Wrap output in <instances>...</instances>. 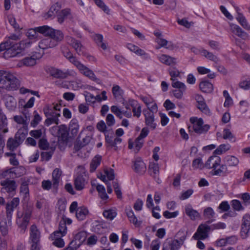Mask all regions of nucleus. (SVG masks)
Masks as SVG:
<instances>
[{
    "instance_id": "nucleus-1",
    "label": "nucleus",
    "mask_w": 250,
    "mask_h": 250,
    "mask_svg": "<svg viewBox=\"0 0 250 250\" xmlns=\"http://www.w3.org/2000/svg\"><path fill=\"white\" fill-rule=\"evenodd\" d=\"M61 105L58 104H47L43 108V111L46 117L47 122L52 120L56 125L59 124V117L61 116Z\"/></svg>"
},
{
    "instance_id": "nucleus-2",
    "label": "nucleus",
    "mask_w": 250,
    "mask_h": 250,
    "mask_svg": "<svg viewBox=\"0 0 250 250\" xmlns=\"http://www.w3.org/2000/svg\"><path fill=\"white\" fill-rule=\"evenodd\" d=\"M15 77L9 72L0 70V87L8 90L16 88Z\"/></svg>"
},
{
    "instance_id": "nucleus-3",
    "label": "nucleus",
    "mask_w": 250,
    "mask_h": 250,
    "mask_svg": "<svg viewBox=\"0 0 250 250\" xmlns=\"http://www.w3.org/2000/svg\"><path fill=\"white\" fill-rule=\"evenodd\" d=\"M189 122L192 124L193 131L198 134L206 133L210 127L209 125L204 124V120L201 118L191 117L189 119Z\"/></svg>"
},
{
    "instance_id": "nucleus-4",
    "label": "nucleus",
    "mask_w": 250,
    "mask_h": 250,
    "mask_svg": "<svg viewBox=\"0 0 250 250\" xmlns=\"http://www.w3.org/2000/svg\"><path fill=\"white\" fill-rule=\"evenodd\" d=\"M74 65L76 67L81 74L89 79L96 82H98L99 81V79L96 77L94 72L79 60Z\"/></svg>"
},
{
    "instance_id": "nucleus-5",
    "label": "nucleus",
    "mask_w": 250,
    "mask_h": 250,
    "mask_svg": "<svg viewBox=\"0 0 250 250\" xmlns=\"http://www.w3.org/2000/svg\"><path fill=\"white\" fill-rule=\"evenodd\" d=\"M124 105L126 110L123 109L117 105H112L110 107L112 113L114 114L116 116L120 119H123L124 116L128 118H130L132 117V112L129 107V105L127 104H124Z\"/></svg>"
},
{
    "instance_id": "nucleus-6",
    "label": "nucleus",
    "mask_w": 250,
    "mask_h": 250,
    "mask_svg": "<svg viewBox=\"0 0 250 250\" xmlns=\"http://www.w3.org/2000/svg\"><path fill=\"white\" fill-rule=\"evenodd\" d=\"M27 119V117L26 116L24 117L17 116V123L21 125V127H20L21 129H19L18 132L20 135L18 137L19 139L18 140L17 139V144L20 143L23 140L27 134L26 123Z\"/></svg>"
},
{
    "instance_id": "nucleus-7",
    "label": "nucleus",
    "mask_w": 250,
    "mask_h": 250,
    "mask_svg": "<svg viewBox=\"0 0 250 250\" xmlns=\"http://www.w3.org/2000/svg\"><path fill=\"white\" fill-rule=\"evenodd\" d=\"M171 86L175 89L172 90L173 96L178 99H181L187 90L186 85L183 82H177L171 83Z\"/></svg>"
},
{
    "instance_id": "nucleus-8",
    "label": "nucleus",
    "mask_w": 250,
    "mask_h": 250,
    "mask_svg": "<svg viewBox=\"0 0 250 250\" xmlns=\"http://www.w3.org/2000/svg\"><path fill=\"white\" fill-rule=\"evenodd\" d=\"M210 228L205 224H201L197 229V231L193 235V237L196 240H204L208 237V232Z\"/></svg>"
},
{
    "instance_id": "nucleus-9",
    "label": "nucleus",
    "mask_w": 250,
    "mask_h": 250,
    "mask_svg": "<svg viewBox=\"0 0 250 250\" xmlns=\"http://www.w3.org/2000/svg\"><path fill=\"white\" fill-rule=\"evenodd\" d=\"M221 158L216 156H210L205 164V167L208 169H213L214 171L221 164Z\"/></svg>"
},
{
    "instance_id": "nucleus-10",
    "label": "nucleus",
    "mask_w": 250,
    "mask_h": 250,
    "mask_svg": "<svg viewBox=\"0 0 250 250\" xmlns=\"http://www.w3.org/2000/svg\"><path fill=\"white\" fill-rule=\"evenodd\" d=\"M133 169L136 173L143 174L146 171V167L141 158H137L133 161Z\"/></svg>"
},
{
    "instance_id": "nucleus-11",
    "label": "nucleus",
    "mask_w": 250,
    "mask_h": 250,
    "mask_svg": "<svg viewBox=\"0 0 250 250\" xmlns=\"http://www.w3.org/2000/svg\"><path fill=\"white\" fill-rule=\"evenodd\" d=\"M0 185L3 187L1 192L6 191L8 193L13 192L16 189V183L15 180H4L0 182Z\"/></svg>"
},
{
    "instance_id": "nucleus-12",
    "label": "nucleus",
    "mask_w": 250,
    "mask_h": 250,
    "mask_svg": "<svg viewBox=\"0 0 250 250\" xmlns=\"http://www.w3.org/2000/svg\"><path fill=\"white\" fill-rule=\"evenodd\" d=\"M157 58L160 62L166 65H173L177 63V60L175 58L166 54H159L157 56Z\"/></svg>"
},
{
    "instance_id": "nucleus-13",
    "label": "nucleus",
    "mask_w": 250,
    "mask_h": 250,
    "mask_svg": "<svg viewBox=\"0 0 250 250\" xmlns=\"http://www.w3.org/2000/svg\"><path fill=\"white\" fill-rule=\"evenodd\" d=\"M41 232L35 225H32L30 229V240L32 244H39Z\"/></svg>"
},
{
    "instance_id": "nucleus-14",
    "label": "nucleus",
    "mask_w": 250,
    "mask_h": 250,
    "mask_svg": "<svg viewBox=\"0 0 250 250\" xmlns=\"http://www.w3.org/2000/svg\"><path fill=\"white\" fill-rule=\"evenodd\" d=\"M32 44V42L28 40L25 39L21 41L17 47V57L19 55L22 56L25 54L26 49L29 48Z\"/></svg>"
},
{
    "instance_id": "nucleus-15",
    "label": "nucleus",
    "mask_w": 250,
    "mask_h": 250,
    "mask_svg": "<svg viewBox=\"0 0 250 250\" xmlns=\"http://www.w3.org/2000/svg\"><path fill=\"white\" fill-rule=\"evenodd\" d=\"M145 117L146 125L152 129H155L157 127V123L155 122L154 113L148 111H144Z\"/></svg>"
},
{
    "instance_id": "nucleus-16",
    "label": "nucleus",
    "mask_w": 250,
    "mask_h": 250,
    "mask_svg": "<svg viewBox=\"0 0 250 250\" xmlns=\"http://www.w3.org/2000/svg\"><path fill=\"white\" fill-rule=\"evenodd\" d=\"M144 143V140L141 139L138 137L134 141L129 139L128 141V148L132 150L135 153L138 152L142 147Z\"/></svg>"
},
{
    "instance_id": "nucleus-17",
    "label": "nucleus",
    "mask_w": 250,
    "mask_h": 250,
    "mask_svg": "<svg viewBox=\"0 0 250 250\" xmlns=\"http://www.w3.org/2000/svg\"><path fill=\"white\" fill-rule=\"evenodd\" d=\"M229 27L231 31L238 37L244 40H246L248 38V34L239 25L232 23H230Z\"/></svg>"
},
{
    "instance_id": "nucleus-18",
    "label": "nucleus",
    "mask_w": 250,
    "mask_h": 250,
    "mask_svg": "<svg viewBox=\"0 0 250 250\" xmlns=\"http://www.w3.org/2000/svg\"><path fill=\"white\" fill-rule=\"evenodd\" d=\"M126 47L130 51L134 52L138 56H140L145 59L149 58V56L147 53L144 50L140 49L138 46L132 43H127L126 44Z\"/></svg>"
},
{
    "instance_id": "nucleus-19",
    "label": "nucleus",
    "mask_w": 250,
    "mask_h": 250,
    "mask_svg": "<svg viewBox=\"0 0 250 250\" xmlns=\"http://www.w3.org/2000/svg\"><path fill=\"white\" fill-rule=\"evenodd\" d=\"M35 101V98L34 97L30 98L27 102H26L25 100L19 98V108L23 112V110L32 108L34 105Z\"/></svg>"
},
{
    "instance_id": "nucleus-20",
    "label": "nucleus",
    "mask_w": 250,
    "mask_h": 250,
    "mask_svg": "<svg viewBox=\"0 0 250 250\" xmlns=\"http://www.w3.org/2000/svg\"><path fill=\"white\" fill-rule=\"evenodd\" d=\"M16 178V169L12 167L6 170H0V178H4L5 180H14Z\"/></svg>"
},
{
    "instance_id": "nucleus-21",
    "label": "nucleus",
    "mask_w": 250,
    "mask_h": 250,
    "mask_svg": "<svg viewBox=\"0 0 250 250\" xmlns=\"http://www.w3.org/2000/svg\"><path fill=\"white\" fill-rule=\"evenodd\" d=\"M45 70L46 73L55 78L63 79V70L50 66L46 67Z\"/></svg>"
},
{
    "instance_id": "nucleus-22",
    "label": "nucleus",
    "mask_w": 250,
    "mask_h": 250,
    "mask_svg": "<svg viewBox=\"0 0 250 250\" xmlns=\"http://www.w3.org/2000/svg\"><path fill=\"white\" fill-rule=\"evenodd\" d=\"M16 35L9 36L6 41L0 44V52L4 50L6 48H16Z\"/></svg>"
},
{
    "instance_id": "nucleus-23",
    "label": "nucleus",
    "mask_w": 250,
    "mask_h": 250,
    "mask_svg": "<svg viewBox=\"0 0 250 250\" xmlns=\"http://www.w3.org/2000/svg\"><path fill=\"white\" fill-rule=\"evenodd\" d=\"M237 238L234 236H230L226 238H222L217 240L215 242V245L216 247H222L227 244H234L237 241Z\"/></svg>"
},
{
    "instance_id": "nucleus-24",
    "label": "nucleus",
    "mask_w": 250,
    "mask_h": 250,
    "mask_svg": "<svg viewBox=\"0 0 250 250\" xmlns=\"http://www.w3.org/2000/svg\"><path fill=\"white\" fill-rule=\"evenodd\" d=\"M67 43L72 46L79 55L83 54V46L81 43L71 37H67Z\"/></svg>"
},
{
    "instance_id": "nucleus-25",
    "label": "nucleus",
    "mask_w": 250,
    "mask_h": 250,
    "mask_svg": "<svg viewBox=\"0 0 250 250\" xmlns=\"http://www.w3.org/2000/svg\"><path fill=\"white\" fill-rule=\"evenodd\" d=\"M185 213L192 220L199 219L201 218L200 214L198 211L194 209L190 204L186 206Z\"/></svg>"
},
{
    "instance_id": "nucleus-26",
    "label": "nucleus",
    "mask_w": 250,
    "mask_h": 250,
    "mask_svg": "<svg viewBox=\"0 0 250 250\" xmlns=\"http://www.w3.org/2000/svg\"><path fill=\"white\" fill-rule=\"evenodd\" d=\"M50 38L57 46L60 42L63 40L64 34L61 30L53 28Z\"/></svg>"
},
{
    "instance_id": "nucleus-27",
    "label": "nucleus",
    "mask_w": 250,
    "mask_h": 250,
    "mask_svg": "<svg viewBox=\"0 0 250 250\" xmlns=\"http://www.w3.org/2000/svg\"><path fill=\"white\" fill-rule=\"evenodd\" d=\"M186 237L183 236L178 239H174L169 243L170 250H179L184 244Z\"/></svg>"
},
{
    "instance_id": "nucleus-28",
    "label": "nucleus",
    "mask_w": 250,
    "mask_h": 250,
    "mask_svg": "<svg viewBox=\"0 0 250 250\" xmlns=\"http://www.w3.org/2000/svg\"><path fill=\"white\" fill-rule=\"evenodd\" d=\"M224 162L228 167H236L239 164V160L233 155H229L224 158Z\"/></svg>"
},
{
    "instance_id": "nucleus-29",
    "label": "nucleus",
    "mask_w": 250,
    "mask_h": 250,
    "mask_svg": "<svg viewBox=\"0 0 250 250\" xmlns=\"http://www.w3.org/2000/svg\"><path fill=\"white\" fill-rule=\"evenodd\" d=\"M55 44L50 38H43L39 42V47L43 50L55 47Z\"/></svg>"
},
{
    "instance_id": "nucleus-30",
    "label": "nucleus",
    "mask_w": 250,
    "mask_h": 250,
    "mask_svg": "<svg viewBox=\"0 0 250 250\" xmlns=\"http://www.w3.org/2000/svg\"><path fill=\"white\" fill-rule=\"evenodd\" d=\"M87 183V182L82 175H77L75 178L74 186L77 190H83Z\"/></svg>"
},
{
    "instance_id": "nucleus-31",
    "label": "nucleus",
    "mask_w": 250,
    "mask_h": 250,
    "mask_svg": "<svg viewBox=\"0 0 250 250\" xmlns=\"http://www.w3.org/2000/svg\"><path fill=\"white\" fill-rule=\"evenodd\" d=\"M63 236L58 235L54 234H51L50 236V239L53 241V244L55 247L62 248L65 245V243L62 237Z\"/></svg>"
},
{
    "instance_id": "nucleus-32",
    "label": "nucleus",
    "mask_w": 250,
    "mask_h": 250,
    "mask_svg": "<svg viewBox=\"0 0 250 250\" xmlns=\"http://www.w3.org/2000/svg\"><path fill=\"white\" fill-rule=\"evenodd\" d=\"M26 35L28 38L26 40L32 42V43L36 42L39 38V32L37 30L36 27L28 30Z\"/></svg>"
},
{
    "instance_id": "nucleus-33",
    "label": "nucleus",
    "mask_w": 250,
    "mask_h": 250,
    "mask_svg": "<svg viewBox=\"0 0 250 250\" xmlns=\"http://www.w3.org/2000/svg\"><path fill=\"white\" fill-rule=\"evenodd\" d=\"M99 177L105 183L107 181L106 177L108 180H112L115 177L114 170L111 168H106L104 170V174H101Z\"/></svg>"
},
{
    "instance_id": "nucleus-34",
    "label": "nucleus",
    "mask_w": 250,
    "mask_h": 250,
    "mask_svg": "<svg viewBox=\"0 0 250 250\" xmlns=\"http://www.w3.org/2000/svg\"><path fill=\"white\" fill-rule=\"evenodd\" d=\"M129 104L132 107V112L134 116H136L137 118L140 117L142 112L140 104L137 101L133 100H129Z\"/></svg>"
},
{
    "instance_id": "nucleus-35",
    "label": "nucleus",
    "mask_w": 250,
    "mask_h": 250,
    "mask_svg": "<svg viewBox=\"0 0 250 250\" xmlns=\"http://www.w3.org/2000/svg\"><path fill=\"white\" fill-rule=\"evenodd\" d=\"M36 64V60L33 57H27L22 60L19 61L17 65L19 67L23 66H32Z\"/></svg>"
},
{
    "instance_id": "nucleus-36",
    "label": "nucleus",
    "mask_w": 250,
    "mask_h": 250,
    "mask_svg": "<svg viewBox=\"0 0 250 250\" xmlns=\"http://www.w3.org/2000/svg\"><path fill=\"white\" fill-rule=\"evenodd\" d=\"M62 50L64 56L73 65L78 61L76 57L73 56L67 47L63 46L62 48Z\"/></svg>"
},
{
    "instance_id": "nucleus-37",
    "label": "nucleus",
    "mask_w": 250,
    "mask_h": 250,
    "mask_svg": "<svg viewBox=\"0 0 250 250\" xmlns=\"http://www.w3.org/2000/svg\"><path fill=\"white\" fill-rule=\"evenodd\" d=\"M236 19L243 28L250 31V24L243 14H239L238 16H236Z\"/></svg>"
},
{
    "instance_id": "nucleus-38",
    "label": "nucleus",
    "mask_w": 250,
    "mask_h": 250,
    "mask_svg": "<svg viewBox=\"0 0 250 250\" xmlns=\"http://www.w3.org/2000/svg\"><path fill=\"white\" fill-rule=\"evenodd\" d=\"M89 211L85 207H81L77 208L76 212V216L79 220H83L88 215Z\"/></svg>"
},
{
    "instance_id": "nucleus-39",
    "label": "nucleus",
    "mask_w": 250,
    "mask_h": 250,
    "mask_svg": "<svg viewBox=\"0 0 250 250\" xmlns=\"http://www.w3.org/2000/svg\"><path fill=\"white\" fill-rule=\"evenodd\" d=\"M71 17L70 9L66 8L62 9L58 15V21L62 23L64 20L69 18Z\"/></svg>"
},
{
    "instance_id": "nucleus-40",
    "label": "nucleus",
    "mask_w": 250,
    "mask_h": 250,
    "mask_svg": "<svg viewBox=\"0 0 250 250\" xmlns=\"http://www.w3.org/2000/svg\"><path fill=\"white\" fill-rule=\"evenodd\" d=\"M103 215L106 219L112 221L117 215V209L115 208L105 209L103 211Z\"/></svg>"
},
{
    "instance_id": "nucleus-41",
    "label": "nucleus",
    "mask_w": 250,
    "mask_h": 250,
    "mask_svg": "<svg viewBox=\"0 0 250 250\" xmlns=\"http://www.w3.org/2000/svg\"><path fill=\"white\" fill-rule=\"evenodd\" d=\"M60 5L58 3H55L53 5H52L48 11L46 13V14L45 15L44 17L46 19L50 18L52 19L55 17L56 14L58 12V11L60 10Z\"/></svg>"
},
{
    "instance_id": "nucleus-42",
    "label": "nucleus",
    "mask_w": 250,
    "mask_h": 250,
    "mask_svg": "<svg viewBox=\"0 0 250 250\" xmlns=\"http://www.w3.org/2000/svg\"><path fill=\"white\" fill-rule=\"evenodd\" d=\"M200 89L205 93H211L213 90L212 84L208 81H202L199 84Z\"/></svg>"
},
{
    "instance_id": "nucleus-43",
    "label": "nucleus",
    "mask_w": 250,
    "mask_h": 250,
    "mask_svg": "<svg viewBox=\"0 0 250 250\" xmlns=\"http://www.w3.org/2000/svg\"><path fill=\"white\" fill-rule=\"evenodd\" d=\"M5 105L11 110H14L16 108V101L14 97L9 95L5 96Z\"/></svg>"
},
{
    "instance_id": "nucleus-44",
    "label": "nucleus",
    "mask_w": 250,
    "mask_h": 250,
    "mask_svg": "<svg viewBox=\"0 0 250 250\" xmlns=\"http://www.w3.org/2000/svg\"><path fill=\"white\" fill-rule=\"evenodd\" d=\"M219 168H216L213 172V174L218 176H224L230 173L227 166L224 164L220 165Z\"/></svg>"
},
{
    "instance_id": "nucleus-45",
    "label": "nucleus",
    "mask_w": 250,
    "mask_h": 250,
    "mask_svg": "<svg viewBox=\"0 0 250 250\" xmlns=\"http://www.w3.org/2000/svg\"><path fill=\"white\" fill-rule=\"evenodd\" d=\"M16 198H14L10 201H9L7 203L6 205V213L7 216L8 218L10 219L11 218L12 216V213L14 211V209L16 207Z\"/></svg>"
},
{
    "instance_id": "nucleus-46",
    "label": "nucleus",
    "mask_w": 250,
    "mask_h": 250,
    "mask_svg": "<svg viewBox=\"0 0 250 250\" xmlns=\"http://www.w3.org/2000/svg\"><path fill=\"white\" fill-rule=\"evenodd\" d=\"M37 30L39 33H41L45 36L50 37L53 28L48 25H43L36 27Z\"/></svg>"
},
{
    "instance_id": "nucleus-47",
    "label": "nucleus",
    "mask_w": 250,
    "mask_h": 250,
    "mask_svg": "<svg viewBox=\"0 0 250 250\" xmlns=\"http://www.w3.org/2000/svg\"><path fill=\"white\" fill-rule=\"evenodd\" d=\"M79 130V125L76 120H72L69 123V131L73 135L77 134Z\"/></svg>"
},
{
    "instance_id": "nucleus-48",
    "label": "nucleus",
    "mask_w": 250,
    "mask_h": 250,
    "mask_svg": "<svg viewBox=\"0 0 250 250\" xmlns=\"http://www.w3.org/2000/svg\"><path fill=\"white\" fill-rule=\"evenodd\" d=\"M102 161V156L99 155H96L92 160L90 165V171H94L100 165Z\"/></svg>"
},
{
    "instance_id": "nucleus-49",
    "label": "nucleus",
    "mask_w": 250,
    "mask_h": 250,
    "mask_svg": "<svg viewBox=\"0 0 250 250\" xmlns=\"http://www.w3.org/2000/svg\"><path fill=\"white\" fill-rule=\"evenodd\" d=\"M223 138L225 140H229L231 142H235L236 141V137L229 128H225L223 130Z\"/></svg>"
},
{
    "instance_id": "nucleus-50",
    "label": "nucleus",
    "mask_w": 250,
    "mask_h": 250,
    "mask_svg": "<svg viewBox=\"0 0 250 250\" xmlns=\"http://www.w3.org/2000/svg\"><path fill=\"white\" fill-rule=\"evenodd\" d=\"M168 72L170 76V80L171 81V83L180 82L176 79L180 76V72L178 69L175 67L170 68L168 69Z\"/></svg>"
},
{
    "instance_id": "nucleus-51",
    "label": "nucleus",
    "mask_w": 250,
    "mask_h": 250,
    "mask_svg": "<svg viewBox=\"0 0 250 250\" xmlns=\"http://www.w3.org/2000/svg\"><path fill=\"white\" fill-rule=\"evenodd\" d=\"M231 146L229 144H223L214 150V153L217 155H221L229 150Z\"/></svg>"
},
{
    "instance_id": "nucleus-52",
    "label": "nucleus",
    "mask_w": 250,
    "mask_h": 250,
    "mask_svg": "<svg viewBox=\"0 0 250 250\" xmlns=\"http://www.w3.org/2000/svg\"><path fill=\"white\" fill-rule=\"evenodd\" d=\"M93 40L97 43V44L100 46L103 50L107 49L106 44L103 42V36L101 34H95L93 37Z\"/></svg>"
},
{
    "instance_id": "nucleus-53",
    "label": "nucleus",
    "mask_w": 250,
    "mask_h": 250,
    "mask_svg": "<svg viewBox=\"0 0 250 250\" xmlns=\"http://www.w3.org/2000/svg\"><path fill=\"white\" fill-rule=\"evenodd\" d=\"M96 189L99 193L100 197L103 200H107L109 198V196L106 193L105 188L103 185L98 184L96 186Z\"/></svg>"
},
{
    "instance_id": "nucleus-54",
    "label": "nucleus",
    "mask_w": 250,
    "mask_h": 250,
    "mask_svg": "<svg viewBox=\"0 0 250 250\" xmlns=\"http://www.w3.org/2000/svg\"><path fill=\"white\" fill-rule=\"evenodd\" d=\"M67 233V228L64 221L61 222L59 227V229L54 231L52 234L64 236Z\"/></svg>"
},
{
    "instance_id": "nucleus-55",
    "label": "nucleus",
    "mask_w": 250,
    "mask_h": 250,
    "mask_svg": "<svg viewBox=\"0 0 250 250\" xmlns=\"http://www.w3.org/2000/svg\"><path fill=\"white\" fill-rule=\"evenodd\" d=\"M61 175V171L58 168H56L52 172L53 185L56 186L59 183Z\"/></svg>"
},
{
    "instance_id": "nucleus-56",
    "label": "nucleus",
    "mask_w": 250,
    "mask_h": 250,
    "mask_svg": "<svg viewBox=\"0 0 250 250\" xmlns=\"http://www.w3.org/2000/svg\"><path fill=\"white\" fill-rule=\"evenodd\" d=\"M201 55L212 61L217 62L218 61L217 57L215 55L204 49H201Z\"/></svg>"
},
{
    "instance_id": "nucleus-57",
    "label": "nucleus",
    "mask_w": 250,
    "mask_h": 250,
    "mask_svg": "<svg viewBox=\"0 0 250 250\" xmlns=\"http://www.w3.org/2000/svg\"><path fill=\"white\" fill-rule=\"evenodd\" d=\"M149 170L151 175L156 176L159 172V167L157 163L151 162L149 166Z\"/></svg>"
},
{
    "instance_id": "nucleus-58",
    "label": "nucleus",
    "mask_w": 250,
    "mask_h": 250,
    "mask_svg": "<svg viewBox=\"0 0 250 250\" xmlns=\"http://www.w3.org/2000/svg\"><path fill=\"white\" fill-rule=\"evenodd\" d=\"M4 50L5 52L3 53L4 58L8 59L16 56V48H6Z\"/></svg>"
},
{
    "instance_id": "nucleus-59",
    "label": "nucleus",
    "mask_w": 250,
    "mask_h": 250,
    "mask_svg": "<svg viewBox=\"0 0 250 250\" xmlns=\"http://www.w3.org/2000/svg\"><path fill=\"white\" fill-rule=\"evenodd\" d=\"M112 92L115 98L119 99L123 94V91L118 85L113 86L112 89Z\"/></svg>"
},
{
    "instance_id": "nucleus-60",
    "label": "nucleus",
    "mask_w": 250,
    "mask_h": 250,
    "mask_svg": "<svg viewBox=\"0 0 250 250\" xmlns=\"http://www.w3.org/2000/svg\"><path fill=\"white\" fill-rule=\"evenodd\" d=\"M197 106L198 108L205 114L208 116L211 114L210 110L208 108L205 102L202 104H197Z\"/></svg>"
},
{
    "instance_id": "nucleus-61",
    "label": "nucleus",
    "mask_w": 250,
    "mask_h": 250,
    "mask_svg": "<svg viewBox=\"0 0 250 250\" xmlns=\"http://www.w3.org/2000/svg\"><path fill=\"white\" fill-rule=\"evenodd\" d=\"M192 167L194 169H202L205 167L202 160L200 158H197L194 159L192 162Z\"/></svg>"
},
{
    "instance_id": "nucleus-62",
    "label": "nucleus",
    "mask_w": 250,
    "mask_h": 250,
    "mask_svg": "<svg viewBox=\"0 0 250 250\" xmlns=\"http://www.w3.org/2000/svg\"><path fill=\"white\" fill-rule=\"evenodd\" d=\"M231 205L232 208L237 211L243 210L244 208L242 206L240 201L238 200H233L231 202Z\"/></svg>"
},
{
    "instance_id": "nucleus-63",
    "label": "nucleus",
    "mask_w": 250,
    "mask_h": 250,
    "mask_svg": "<svg viewBox=\"0 0 250 250\" xmlns=\"http://www.w3.org/2000/svg\"><path fill=\"white\" fill-rule=\"evenodd\" d=\"M83 94L84 96L86 102L88 103V104H94L95 103V96L92 94L87 91H85Z\"/></svg>"
},
{
    "instance_id": "nucleus-64",
    "label": "nucleus",
    "mask_w": 250,
    "mask_h": 250,
    "mask_svg": "<svg viewBox=\"0 0 250 250\" xmlns=\"http://www.w3.org/2000/svg\"><path fill=\"white\" fill-rule=\"evenodd\" d=\"M215 212L211 207L206 208L203 212V215L206 219H211L214 217Z\"/></svg>"
}]
</instances>
